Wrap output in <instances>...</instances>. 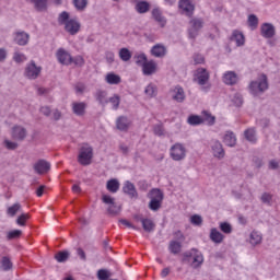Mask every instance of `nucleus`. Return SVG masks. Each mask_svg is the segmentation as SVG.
I'll list each match as a JSON object with an SVG mask.
<instances>
[{
  "label": "nucleus",
  "mask_w": 280,
  "mask_h": 280,
  "mask_svg": "<svg viewBox=\"0 0 280 280\" xmlns=\"http://www.w3.org/2000/svg\"><path fill=\"white\" fill-rule=\"evenodd\" d=\"M207 121L209 126H213L215 124V117L211 115V113L203 110L201 116L190 115L187 119V124L189 126H200V124H205Z\"/></svg>",
  "instance_id": "nucleus-3"
},
{
  "label": "nucleus",
  "mask_w": 280,
  "mask_h": 280,
  "mask_svg": "<svg viewBox=\"0 0 280 280\" xmlns=\"http://www.w3.org/2000/svg\"><path fill=\"white\" fill-rule=\"evenodd\" d=\"M72 110H73L74 115L82 117V115H84V113L86 112V103H84V102L72 103Z\"/></svg>",
  "instance_id": "nucleus-29"
},
{
  "label": "nucleus",
  "mask_w": 280,
  "mask_h": 280,
  "mask_svg": "<svg viewBox=\"0 0 280 280\" xmlns=\"http://www.w3.org/2000/svg\"><path fill=\"white\" fill-rule=\"evenodd\" d=\"M144 95L148 100H152L159 95V88H156V84L154 83H149L144 88Z\"/></svg>",
  "instance_id": "nucleus-27"
},
{
  "label": "nucleus",
  "mask_w": 280,
  "mask_h": 280,
  "mask_svg": "<svg viewBox=\"0 0 280 280\" xmlns=\"http://www.w3.org/2000/svg\"><path fill=\"white\" fill-rule=\"evenodd\" d=\"M110 103L113 110H117L119 108V104L121 102V97L119 95L114 94L112 97L107 100V103Z\"/></svg>",
  "instance_id": "nucleus-42"
},
{
  "label": "nucleus",
  "mask_w": 280,
  "mask_h": 280,
  "mask_svg": "<svg viewBox=\"0 0 280 280\" xmlns=\"http://www.w3.org/2000/svg\"><path fill=\"white\" fill-rule=\"evenodd\" d=\"M88 3L89 2L86 0H73L74 8L78 10H84Z\"/></svg>",
  "instance_id": "nucleus-52"
},
{
  "label": "nucleus",
  "mask_w": 280,
  "mask_h": 280,
  "mask_svg": "<svg viewBox=\"0 0 280 280\" xmlns=\"http://www.w3.org/2000/svg\"><path fill=\"white\" fill-rule=\"evenodd\" d=\"M246 242L247 244L253 246V248H255V246H259V244L264 242V235L261 234V232L254 230L249 233L248 237L246 238Z\"/></svg>",
  "instance_id": "nucleus-15"
},
{
  "label": "nucleus",
  "mask_w": 280,
  "mask_h": 280,
  "mask_svg": "<svg viewBox=\"0 0 280 280\" xmlns=\"http://www.w3.org/2000/svg\"><path fill=\"white\" fill-rule=\"evenodd\" d=\"M252 95H259L264 91H268V77L260 74L257 80L252 81L249 84Z\"/></svg>",
  "instance_id": "nucleus-4"
},
{
  "label": "nucleus",
  "mask_w": 280,
  "mask_h": 280,
  "mask_svg": "<svg viewBox=\"0 0 280 280\" xmlns=\"http://www.w3.org/2000/svg\"><path fill=\"white\" fill-rule=\"evenodd\" d=\"M13 60L18 65H21V62H25L27 60V56H25V54H23L21 51H15L13 54Z\"/></svg>",
  "instance_id": "nucleus-45"
},
{
  "label": "nucleus",
  "mask_w": 280,
  "mask_h": 280,
  "mask_svg": "<svg viewBox=\"0 0 280 280\" xmlns=\"http://www.w3.org/2000/svg\"><path fill=\"white\" fill-rule=\"evenodd\" d=\"M219 226L222 233H225L226 235H230V233H233V228L228 222L220 223Z\"/></svg>",
  "instance_id": "nucleus-49"
},
{
  "label": "nucleus",
  "mask_w": 280,
  "mask_h": 280,
  "mask_svg": "<svg viewBox=\"0 0 280 280\" xmlns=\"http://www.w3.org/2000/svg\"><path fill=\"white\" fill-rule=\"evenodd\" d=\"M205 22L202 19H192L189 22L188 36L189 38H196L200 34V28L203 27Z\"/></svg>",
  "instance_id": "nucleus-10"
},
{
  "label": "nucleus",
  "mask_w": 280,
  "mask_h": 280,
  "mask_svg": "<svg viewBox=\"0 0 280 280\" xmlns=\"http://www.w3.org/2000/svg\"><path fill=\"white\" fill-rule=\"evenodd\" d=\"M55 258L59 264H62L63 261H67V259H69V252H59L58 254H56Z\"/></svg>",
  "instance_id": "nucleus-48"
},
{
  "label": "nucleus",
  "mask_w": 280,
  "mask_h": 280,
  "mask_svg": "<svg viewBox=\"0 0 280 280\" xmlns=\"http://www.w3.org/2000/svg\"><path fill=\"white\" fill-rule=\"evenodd\" d=\"M232 106H235V108H240L244 104V100L242 98V95L236 93L231 97Z\"/></svg>",
  "instance_id": "nucleus-44"
},
{
  "label": "nucleus",
  "mask_w": 280,
  "mask_h": 280,
  "mask_svg": "<svg viewBox=\"0 0 280 280\" xmlns=\"http://www.w3.org/2000/svg\"><path fill=\"white\" fill-rule=\"evenodd\" d=\"M12 137L16 139V141H23L25 137H27V130L23 126H15L12 129Z\"/></svg>",
  "instance_id": "nucleus-25"
},
{
  "label": "nucleus",
  "mask_w": 280,
  "mask_h": 280,
  "mask_svg": "<svg viewBox=\"0 0 280 280\" xmlns=\"http://www.w3.org/2000/svg\"><path fill=\"white\" fill-rule=\"evenodd\" d=\"M223 143H225L229 148H233L235 143H237V138L233 131H226L223 136Z\"/></svg>",
  "instance_id": "nucleus-30"
},
{
  "label": "nucleus",
  "mask_w": 280,
  "mask_h": 280,
  "mask_svg": "<svg viewBox=\"0 0 280 280\" xmlns=\"http://www.w3.org/2000/svg\"><path fill=\"white\" fill-rule=\"evenodd\" d=\"M93 161V148L89 144H83L79 151L78 162L80 165H91Z\"/></svg>",
  "instance_id": "nucleus-7"
},
{
  "label": "nucleus",
  "mask_w": 280,
  "mask_h": 280,
  "mask_svg": "<svg viewBox=\"0 0 280 280\" xmlns=\"http://www.w3.org/2000/svg\"><path fill=\"white\" fill-rule=\"evenodd\" d=\"M40 113H43V115L48 116V115H51V109L47 106H44L40 108Z\"/></svg>",
  "instance_id": "nucleus-63"
},
{
  "label": "nucleus",
  "mask_w": 280,
  "mask_h": 280,
  "mask_svg": "<svg viewBox=\"0 0 280 280\" xmlns=\"http://www.w3.org/2000/svg\"><path fill=\"white\" fill-rule=\"evenodd\" d=\"M170 156L176 162L185 161L187 159V147L184 143L176 142L170 149Z\"/></svg>",
  "instance_id": "nucleus-5"
},
{
  "label": "nucleus",
  "mask_w": 280,
  "mask_h": 280,
  "mask_svg": "<svg viewBox=\"0 0 280 280\" xmlns=\"http://www.w3.org/2000/svg\"><path fill=\"white\" fill-rule=\"evenodd\" d=\"M118 56L122 62H128L132 58V52L128 48H120Z\"/></svg>",
  "instance_id": "nucleus-35"
},
{
  "label": "nucleus",
  "mask_w": 280,
  "mask_h": 280,
  "mask_svg": "<svg viewBox=\"0 0 280 280\" xmlns=\"http://www.w3.org/2000/svg\"><path fill=\"white\" fill-rule=\"evenodd\" d=\"M182 248H183V244H180V242H177V241H171V243L168 245V250L173 255H178V253H180Z\"/></svg>",
  "instance_id": "nucleus-34"
},
{
  "label": "nucleus",
  "mask_w": 280,
  "mask_h": 280,
  "mask_svg": "<svg viewBox=\"0 0 280 280\" xmlns=\"http://www.w3.org/2000/svg\"><path fill=\"white\" fill-rule=\"evenodd\" d=\"M36 174H47L51 170V164L45 160H39L34 164Z\"/></svg>",
  "instance_id": "nucleus-21"
},
{
  "label": "nucleus",
  "mask_w": 280,
  "mask_h": 280,
  "mask_svg": "<svg viewBox=\"0 0 280 280\" xmlns=\"http://www.w3.org/2000/svg\"><path fill=\"white\" fill-rule=\"evenodd\" d=\"M13 43L20 47H25L30 44V33L19 30L12 34Z\"/></svg>",
  "instance_id": "nucleus-9"
},
{
  "label": "nucleus",
  "mask_w": 280,
  "mask_h": 280,
  "mask_svg": "<svg viewBox=\"0 0 280 280\" xmlns=\"http://www.w3.org/2000/svg\"><path fill=\"white\" fill-rule=\"evenodd\" d=\"M194 62L195 65H202V62H205V57L202 55H195L194 56Z\"/></svg>",
  "instance_id": "nucleus-61"
},
{
  "label": "nucleus",
  "mask_w": 280,
  "mask_h": 280,
  "mask_svg": "<svg viewBox=\"0 0 280 280\" xmlns=\"http://www.w3.org/2000/svg\"><path fill=\"white\" fill-rule=\"evenodd\" d=\"M170 272H171L170 267H166V268H164V269L161 271V277H162L163 279H165V277H167V276L170 275Z\"/></svg>",
  "instance_id": "nucleus-64"
},
{
  "label": "nucleus",
  "mask_w": 280,
  "mask_h": 280,
  "mask_svg": "<svg viewBox=\"0 0 280 280\" xmlns=\"http://www.w3.org/2000/svg\"><path fill=\"white\" fill-rule=\"evenodd\" d=\"M240 81V77L235 71H225L222 74V82L223 84H226V86H233L234 84H237Z\"/></svg>",
  "instance_id": "nucleus-16"
},
{
  "label": "nucleus",
  "mask_w": 280,
  "mask_h": 280,
  "mask_svg": "<svg viewBox=\"0 0 280 280\" xmlns=\"http://www.w3.org/2000/svg\"><path fill=\"white\" fill-rule=\"evenodd\" d=\"M244 135H245V139L250 143H255V141H257V133L254 128H249L245 130Z\"/></svg>",
  "instance_id": "nucleus-41"
},
{
  "label": "nucleus",
  "mask_w": 280,
  "mask_h": 280,
  "mask_svg": "<svg viewBox=\"0 0 280 280\" xmlns=\"http://www.w3.org/2000/svg\"><path fill=\"white\" fill-rule=\"evenodd\" d=\"M171 97L172 100H174L175 102H178L179 104L185 102V90L180 85L172 88Z\"/></svg>",
  "instance_id": "nucleus-20"
},
{
  "label": "nucleus",
  "mask_w": 280,
  "mask_h": 280,
  "mask_svg": "<svg viewBox=\"0 0 280 280\" xmlns=\"http://www.w3.org/2000/svg\"><path fill=\"white\" fill-rule=\"evenodd\" d=\"M21 230H12L7 233V240H16L18 237H21Z\"/></svg>",
  "instance_id": "nucleus-50"
},
{
  "label": "nucleus",
  "mask_w": 280,
  "mask_h": 280,
  "mask_svg": "<svg viewBox=\"0 0 280 280\" xmlns=\"http://www.w3.org/2000/svg\"><path fill=\"white\" fill-rule=\"evenodd\" d=\"M166 54H167V48L163 44H155L151 48V56H153L154 58H164Z\"/></svg>",
  "instance_id": "nucleus-24"
},
{
  "label": "nucleus",
  "mask_w": 280,
  "mask_h": 280,
  "mask_svg": "<svg viewBox=\"0 0 280 280\" xmlns=\"http://www.w3.org/2000/svg\"><path fill=\"white\" fill-rule=\"evenodd\" d=\"M136 10H137V12H139V14H145V12H148L150 10V3L145 2V1H139L136 4Z\"/></svg>",
  "instance_id": "nucleus-40"
},
{
  "label": "nucleus",
  "mask_w": 280,
  "mask_h": 280,
  "mask_svg": "<svg viewBox=\"0 0 280 280\" xmlns=\"http://www.w3.org/2000/svg\"><path fill=\"white\" fill-rule=\"evenodd\" d=\"M12 268V260L8 256H3L0 260V270L3 272H9Z\"/></svg>",
  "instance_id": "nucleus-33"
},
{
  "label": "nucleus",
  "mask_w": 280,
  "mask_h": 280,
  "mask_svg": "<svg viewBox=\"0 0 280 280\" xmlns=\"http://www.w3.org/2000/svg\"><path fill=\"white\" fill-rule=\"evenodd\" d=\"M232 43H235L236 47H244L246 45V36L240 30H234L230 37Z\"/></svg>",
  "instance_id": "nucleus-17"
},
{
  "label": "nucleus",
  "mask_w": 280,
  "mask_h": 280,
  "mask_svg": "<svg viewBox=\"0 0 280 280\" xmlns=\"http://www.w3.org/2000/svg\"><path fill=\"white\" fill-rule=\"evenodd\" d=\"M56 58L60 65H66L67 67L73 62V57L65 48H59L56 51Z\"/></svg>",
  "instance_id": "nucleus-12"
},
{
  "label": "nucleus",
  "mask_w": 280,
  "mask_h": 280,
  "mask_svg": "<svg viewBox=\"0 0 280 280\" xmlns=\"http://www.w3.org/2000/svg\"><path fill=\"white\" fill-rule=\"evenodd\" d=\"M141 224L147 233H150V231H154V221L150 219H141Z\"/></svg>",
  "instance_id": "nucleus-43"
},
{
  "label": "nucleus",
  "mask_w": 280,
  "mask_h": 280,
  "mask_svg": "<svg viewBox=\"0 0 280 280\" xmlns=\"http://www.w3.org/2000/svg\"><path fill=\"white\" fill-rule=\"evenodd\" d=\"M261 201L265 202L266 205H270V202H272V195L268 192L262 194Z\"/></svg>",
  "instance_id": "nucleus-57"
},
{
  "label": "nucleus",
  "mask_w": 280,
  "mask_h": 280,
  "mask_svg": "<svg viewBox=\"0 0 280 280\" xmlns=\"http://www.w3.org/2000/svg\"><path fill=\"white\" fill-rule=\"evenodd\" d=\"M159 70V63L154 60H149L142 66L143 75H154Z\"/></svg>",
  "instance_id": "nucleus-19"
},
{
  "label": "nucleus",
  "mask_w": 280,
  "mask_h": 280,
  "mask_svg": "<svg viewBox=\"0 0 280 280\" xmlns=\"http://www.w3.org/2000/svg\"><path fill=\"white\" fill-rule=\"evenodd\" d=\"M149 209H151V211H159V209H161V205H163V191L159 188H153L149 192Z\"/></svg>",
  "instance_id": "nucleus-6"
},
{
  "label": "nucleus",
  "mask_w": 280,
  "mask_h": 280,
  "mask_svg": "<svg viewBox=\"0 0 280 280\" xmlns=\"http://www.w3.org/2000/svg\"><path fill=\"white\" fill-rule=\"evenodd\" d=\"M96 100L102 104V106H106V104H108V93H106V91H97Z\"/></svg>",
  "instance_id": "nucleus-38"
},
{
  "label": "nucleus",
  "mask_w": 280,
  "mask_h": 280,
  "mask_svg": "<svg viewBox=\"0 0 280 280\" xmlns=\"http://www.w3.org/2000/svg\"><path fill=\"white\" fill-rule=\"evenodd\" d=\"M195 81L200 84V86H205L207 82H209V71L205 68H199L195 72Z\"/></svg>",
  "instance_id": "nucleus-18"
},
{
  "label": "nucleus",
  "mask_w": 280,
  "mask_h": 280,
  "mask_svg": "<svg viewBox=\"0 0 280 280\" xmlns=\"http://www.w3.org/2000/svg\"><path fill=\"white\" fill-rule=\"evenodd\" d=\"M105 58H106L107 62H108L109 65H112V62H115V52H113V51H107V52L105 54Z\"/></svg>",
  "instance_id": "nucleus-60"
},
{
  "label": "nucleus",
  "mask_w": 280,
  "mask_h": 280,
  "mask_svg": "<svg viewBox=\"0 0 280 280\" xmlns=\"http://www.w3.org/2000/svg\"><path fill=\"white\" fill-rule=\"evenodd\" d=\"M71 65H75V67H83L84 66V58H82V56L72 57Z\"/></svg>",
  "instance_id": "nucleus-54"
},
{
  "label": "nucleus",
  "mask_w": 280,
  "mask_h": 280,
  "mask_svg": "<svg viewBox=\"0 0 280 280\" xmlns=\"http://www.w3.org/2000/svg\"><path fill=\"white\" fill-rule=\"evenodd\" d=\"M152 16H153L154 21H156V23H159V25H161V27H165V25H167V20L165 19V16H163L161 9H159V8L153 9Z\"/></svg>",
  "instance_id": "nucleus-28"
},
{
  "label": "nucleus",
  "mask_w": 280,
  "mask_h": 280,
  "mask_svg": "<svg viewBox=\"0 0 280 280\" xmlns=\"http://www.w3.org/2000/svg\"><path fill=\"white\" fill-rule=\"evenodd\" d=\"M58 23L63 26L65 32L70 34V36L79 34L82 27L80 20H78V18H71V14L67 11L59 13Z\"/></svg>",
  "instance_id": "nucleus-1"
},
{
  "label": "nucleus",
  "mask_w": 280,
  "mask_h": 280,
  "mask_svg": "<svg viewBox=\"0 0 280 280\" xmlns=\"http://www.w3.org/2000/svg\"><path fill=\"white\" fill-rule=\"evenodd\" d=\"M5 58H8V49L0 48V62H5Z\"/></svg>",
  "instance_id": "nucleus-62"
},
{
  "label": "nucleus",
  "mask_w": 280,
  "mask_h": 280,
  "mask_svg": "<svg viewBox=\"0 0 280 280\" xmlns=\"http://www.w3.org/2000/svg\"><path fill=\"white\" fill-rule=\"evenodd\" d=\"M190 222L194 226H200L202 224V217L200 214H194L190 217Z\"/></svg>",
  "instance_id": "nucleus-51"
},
{
  "label": "nucleus",
  "mask_w": 280,
  "mask_h": 280,
  "mask_svg": "<svg viewBox=\"0 0 280 280\" xmlns=\"http://www.w3.org/2000/svg\"><path fill=\"white\" fill-rule=\"evenodd\" d=\"M40 71H43V68L37 66L35 61H31L26 65L24 75L28 78V80H36V78L40 75Z\"/></svg>",
  "instance_id": "nucleus-8"
},
{
  "label": "nucleus",
  "mask_w": 280,
  "mask_h": 280,
  "mask_svg": "<svg viewBox=\"0 0 280 280\" xmlns=\"http://www.w3.org/2000/svg\"><path fill=\"white\" fill-rule=\"evenodd\" d=\"M28 219H30V215L23 213V214H21V215L18 218L16 222H18L19 226H25V222H27Z\"/></svg>",
  "instance_id": "nucleus-55"
},
{
  "label": "nucleus",
  "mask_w": 280,
  "mask_h": 280,
  "mask_svg": "<svg viewBox=\"0 0 280 280\" xmlns=\"http://www.w3.org/2000/svg\"><path fill=\"white\" fill-rule=\"evenodd\" d=\"M47 1L48 0H33L31 3L34 4L35 10L44 12V10H47Z\"/></svg>",
  "instance_id": "nucleus-39"
},
{
  "label": "nucleus",
  "mask_w": 280,
  "mask_h": 280,
  "mask_svg": "<svg viewBox=\"0 0 280 280\" xmlns=\"http://www.w3.org/2000/svg\"><path fill=\"white\" fill-rule=\"evenodd\" d=\"M209 237L213 244H222V242H224V234H222V232L215 228L210 230Z\"/></svg>",
  "instance_id": "nucleus-26"
},
{
  "label": "nucleus",
  "mask_w": 280,
  "mask_h": 280,
  "mask_svg": "<svg viewBox=\"0 0 280 280\" xmlns=\"http://www.w3.org/2000/svg\"><path fill=\"white\" fill-rule=\"evenodd\" d=\"M210 148H211L212 156H214V159H219V160L224 159L225 152L221 141H218V140L212 141L210 144Z\"/></svg>",
  "instance_id": "nucleus-14"
},
{
  "label": "nucleus",
  "mask_w": 280,
  "mask_h": 280,
  "mask_svg": "<svg viewBox=\"0 0 280 280\" xmlns=\"http://www.w3.org/2000/svg\"><path fill=\"white\" fill-rule=\"evenodd\" d=\"M154 135H156L158 137H163V135L165 133V130L163 129V125L159 124L154 126Z\"/></svg>",
  "instance_id": "nucleus-56"
},
{
  "label": "nucleus",
  "mask_w": 280,
  "mask_h": 280,
  "mask_svg": "<svg viewBox=\"0 0 280 280\" xmlns=\"http://www.w3.org/2000/svg\"><path fill=\"white\" fill-rule=\"evenodd\" d=\"M19 211H21V203H14L8 208L7 213L8 215L14 217L16 213H19Z\"/></svg>",
  "instance_id": "nucleus-47"
},
{
  "label": "nucleus",
  "mask_w": 280,
  "mask_h": 280,
  "mask_svg": "<svg viewBox=\"0 0 280 280\" xmlns=\"http://www.w3.org/2000/svg\"><path fill=\"white\" fill-rule=\"evenodd\" d=\"M277 34V28L272 23H262L260 25V36L262 38H267L270 40V38H275V35Z\"/></svg>",
  "instance_id": "nucleus-11"
},
{
  "label": "nucleus",
  "mask_w": 280,
  "mask_h": 280,
  "mask_svg": "<svg viewBox=\"0 0 280 280\" xmlns=\"http://www.w3.org/2000/svg\"><path fill=\"white\" fill-rule=\"evenodd\" d=\"M124 194H127L130 198H137V188H135V184L130 182H125L122 187Z\"/></svg>",
  "instance_id": "nucleus-32"
},
{
  "label": "nucleus",
  "mask_w": 280,
  "mask_h": 280,
  "mask_svg": "<svg viewBox=\"0 0 280 280\" xmlns=\"http://www.w3.org/2000/svg\"><path fill=\"white\" fill-rule=\"evenodd\" d=\"M179 9L182 10L183 14H186V16H191L195 10L191 0H180Z\"/></svg>",
  "instance_id": "nucleus-23"
},
{
  "label": "nucleus",
  "mask_w": 280,
  "mask_h": 280,
  "mask_svg": "<svg viewBox=\"0 0 280 280\" xmlns=\"http://www.w3.org/2000/svg\"><path fill=\"white\" fill-rule=\"evenodd\" d=\"M247 25L252 30V32H254V30H256L259 25V18H257V15L255 14L248 15Z\"/></svg>",
  "instance_id": "nucleus-36"
},
{
  "label": "nucleus",
  "mask_w": 280,
  "mask_h": 280,
  "mask_svg": "<svg viewBox=\"0 0 280 280\" xmlns=\"http://www.w3.org/2000/svg\"><path fill=\"white\" fill-rule=\"evenodd\" d=\"M4 145L8 150H16L19 144L16 142H12L10 140H4Z\"/></svg>",
  "instance_id": "nucleus-59"
},
{
  "label": "nucleus",
  "mask_w": 280,
  "mask_h": 280,
  "mask_svg": "<svg viewBox=\"0 0 280 280\" xmlns=\"http://www.w3.org/2000/svg\"><path fill=\"white\" fill-rule=\"evenodd\" d=\"M97 278L100 280H106L108 279V271L105 270V269H100L98 272H97Z\"/></svg>",
  "instance_id": "nucleus-58"
},
{
  "label": "nucleus",
  "mask_w": 280,
  "mask_h": 280,
  "mask_svg": "<svg viewBox=\"0 0 280 280\" xmlns=\"http://www.w3.org/2000/svg\"><path fill=\"white\" fill-rule=\"evenodd\" d=\"M106 188L110 191V194H117V191H119V180L109 179L106 184Z\"/></svg>",
  "instance_id": "nucleus-37"
},
{
  "label": "nucleus",
  "mask_w": 280,
  "mask_h": 280,
  "mask_svg": "<svg viewBox=\"0 0 280 280\" xmlns=\"http://www.w3.org/2000/svg\"><path fill=\"white\" fill-rule=\"evenodd\" d=\"M132 124V120L126 116H120L116 120V128L120 130L121 132L128 131V128H130Z\"/></svg>",
  "instance_id": "nucleus-22"
},
{
  "label": "nucleus",
  "mask_w": 280,
  "mask_h": 280,
  "mask_svg": "<svg viewBox=\"0 0 280 280\" xmlns=\"http://www.w3.org/2000/svg\"><path fill=\"white\" fill-rule=\"evenodd\" d=\"M74 91L77 95H82V93H86V85L84 83H78L74 86Z\"/></svg>",
  "instance_id": "nucleus-53"
},
{
  "label": "nucleus",
  "mask_w": 280,
  "mask_h": 280,
  "mask_svg": "<svg viewBox=\"0 0 280 280\" xmlns=\"http://www.w3.org/2000/svg\"><path fill=\"white\" fill-rule=\"evenodd\" d=\"M102 200L104 205H107L108 213H112L113 215L119 213V206H117V203L115 202V198H113L110 195H103Z\"/></svg>",
  "instance_id": "nucleus-13"
},
{
  "label": "nucleus",
  "mask_w": 280,
  "mask_h": 280,
  "mask_svg": "<svg viewBox=\"0 0 280 280\" xmlns=\"http://www.w3.org/2000/svg\"><path fill=\"white\" fill-rule=\"evenodd\" d=\"M105 82L110 85H117L121 83V77L115 72H109L105 75Z\"/></svg>",
  "instance_id": "nucleus-31"
},
{
  "label": "nucleus",
  "mask_w": 280,
  "mask_h": 280,
  "mask_svg": "<svg viewBox=\"0 0 280 280\" xmlns=\"http://www.w3.org/2000/svg\"><path fill=\"white\" fill-rule=\"evenodd\" d=\"M148 61V56L143 52L136 56V65H138V67H143Z\"/></svg>",
  "instance_id": "nucleus-46"
},
{
  "label": "nucleus",
  "mask_w": 280,
  "mask_h": 280,
  "mask_svg": "<svg viewBox=\"0 0 280 280\" xmlns=\"http://www.w3.org/2000/svg\"><path fill=\"white\" fill-rule=\"evenodd\" d=\"M183 261L185 264H189L191 268L196 269L200 268L202 264H205V256L202 255V252L192 248L183 254Z\"/></svg>",
  "instance_id": "nucleus-2"
}]
</instances>
